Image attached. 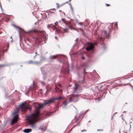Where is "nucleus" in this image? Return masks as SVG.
<instances>
[{
	"mask_svg": "<svg viewBox=\"0 0 133 133\" xmlns=\"http://www.w3.org/2000/svg\"><path fill=\"white\" fill-rule=\"evenodd\" d=\"M127 104V103H125V104Z\"/></svg>",
	"mask_w": 133,
	"mask_h": 133,
	"instance_id": "nucleus-60",
	"label": "nucleus"
},
{
	"mask_svg": "<svg viewBox=\"0 0 133 133\" xmlns=\"http://www.w3.org/2000/svg\"><path fill=\"white\" fill-rule=\"evenodd\" d=\"M7 47L8 48V46H7Z\"/></svg>",
	"mask_w": 133,
	"mask_h": 133,
	"instance_id": "nucleus-64",
	"label": "nucleus"
},
{
	"mask_svg": "<svg viewBox=\"0 0 133 133\" xmlns=\"http://www.w3.org/2000/svg\"><path fill=\"white\" fill-rule=\"evenodd\" d=\"M20 66H22V65H20Z\"/></svg>",
	"mask_w": 133,
	"mask_h": 133,
	"instance_id": "nucleus-62",
	"label": "nucleus"
},
{
	"mask_svg": "<svg viewBox=\"0 0 133 133\" xmlns=\"http://www.w3.org/2000/svg\"><path fill=\"white\" fill-rule=\"evenodd\" d=\"M75 20H76V21L77 23H78V24H79L80 25H81V26H82V24H81V23H79L78 21V20H77V19H76Z\"/></svg>",
	"mask_w": 133,
	"mask_h": 133,
	"instance_id": "nucleus-21",
	"label": "nucleus"
},
{
	"mask_svg": "<svg viewBox=\"0 0 133 133\" xmlns=\"http://www.w3.org/2000/svg\"><path fill=\"white\" fill-rule=\"evenodd\" d=\"M36 56V55L33 57L34 59L35 58Z\"/></svg>",
	"mask_w": 133,
	"mask_h": 133,
	"instance_id": "nucleus-40",
	"label": "nucleus"
},
{
	"mask_svg": "<svg viewBox=\"0 0 133 133\" xmlns=\"http://www.w3.org/2000/svg\"><path fill=\"white\" fill-rule=\"evenodd\" d=\"M117 22H116L115 24V26H117Z\"/></svg>",
	"mask_w": 133,
	"mask_h": 133,
	"instance_id": "nucleus-31",
	"label": "nucleus"
},
{
	"mask_svg": "<svg viewBox=\"0 0 133 133\" xmlns=\"http://www.w3.org/2000/svg\"><path fill=\"white\" fill-rule=\"evenodd\" d=\"M97 131H102V130L101 129H98L97 130Z\"/></svg>",
	"mask_w": 133,
	"mask_h": 133,
	"instance_id": "nucleus-38",
	"label": "nucleus"
},
{
	"mask_svg": "<svg viewBox=\"0 0 133 133\" xmlns=\"http://www.w3.org/2000/svg\"><path fill=\"white\" fill-rule=\"evenodd\" d=\"M130 127H131V125H130Z\"/></svg>",
	"mask_w": 133,
	"mask_h": 133,
	"instance_id": "nucleus-61",
	"label": "nucleus"
},
{
	"mask_svg": "<svg viewBox=\"0 0 133 133\" xmlns=\"http://www.w3.org/2000/svg\"><path fill=\"white\" fill-rule=\"evenodd\" d=\"M71 0H69V1H67V2L64 3L63 5L65 4L66 3H67L69 2H70L71 1Z\"/></svg>",
	"mask_w": 133,
	"mask_h": 133,
	"instance_id": "nucleus-30",
	"label": "nucleus"
},
{
	"mask_svg": "<svg viewBox=\"0 0 133 133\" xmlns=\"http://www.w3.org/2000/svg\"><path fill=\"white\" fill-rule=\"evenodd\" d=\"M117 112H115V113H114V114L113 115V116L115 114H117ZM113 118V116H112V118Z\"/></svg>",
	"mask_w": 133,
	"mask_h": 133,
	"instance_id": "nucleus-48",
	"label": "nucleus"
},
{
	"mask_svg": "<svg viewBox=\"0 0 133 133\" xmlns=\"http://www.w3.org/2000/svg\"><path fill=\"white\" fill-rule=\"evenodd\" d=\"M126 112V111H124L123 112V113H125V112Z\"/></svg>",
	"mask_w": 133,
	"mask_h": 133,
	"instance_id": "nucleus-54",
	"label": "nucleus"
},
{
	"mask_svg": "<svg viewBox=\"0 0 133 133\" xmlns=\"http://www.w3.org/2000/svg\"><path fill=\"white\" fill-rule=\"evenodd\" d=\"M86 73V71H85V70L84 69V74H85Z\"/></svg>",
	"mask_w": 133,
	"mask_h": 133,
	"instance_id": "nucleus-37",
	"label": "nucleus"
},
{
	"mask_svg": "<svg viewBox=\"0 0 133 133\" xmlns=\"http://www.w3.org/2000/svg\"><path fill=\"white\" fill-rule=\"evenodd\" d=\"M41 63V61H40L39 62L34 61L33 64H35L36 65H39Z\"/></svg>",
	"mask_w": 133,
	"mask_h": 133,
	"instance_id": "nucleus-14",
	"label": "nucleus"
},
{
	"mask_svg": "<svg viewBox=\"0 0 133 133\" xmlns=\"http://www.w3.org/2000/svg\"><path fill=\"white\" fill-rule=\"evenodd\" d=\"M86 131V130L85 129H83V130H82L81 131L82 132H85V131Z\"/></svg>",
	"mask_w": 133,
	"mask_h": 133,
	"instance_id": "nucleus-32",
	"label": "nucleus"
},
{
	"mask_svg": "<svg viewBox=\"0 0 133 133\" xmlns=\"http://www.w3.org/2000/svg\"><path fill=\"white\" fill-rule=\"evenodd\" d=\"M57 8H59V6H57Z\"/></svg>",
	"mask_w": 133,
	"mask_h": 133,
	"instance_id": "nucleus-55",
	"label": "nucleus"
},
{
	"mask_svg": "<svg viewBox=\"0 0 133 133\" xmlns=\"http://www.w3.org/2000/svg\"><path fill=\"white\" fill-rule=\"evenodd\" d=\"M50 28L52 29L53 30H56V32L57 33H59L60 32V30L57 29L56 26L54 25H52V24L48 25V29H49Z\"/></svg>",
	"mask_w": 133,
	"mask_h": 133,
	"instance_id": "nucleus-10",
	"label": "nucleus"
},
{
	"mask_svg": "<svg viewBox=\"0 0 133 133\" xmlns=\"http://www.w3.org/2000/svg\"><path fill=\"white\" fill-rule=\"evenodd\" d=\"M41 34H39L37 37L32 36V38L35 42L38 43H40L41 41L43 40L44 41L45 43H46V41L47 40V37L45 35V32L44 31H39Z\"/></svg>",
	"mask_w": 133,
	"mask_h": 133,
	"instance_id": "nucleus-2",
	"label": "nucleus"
},
{
	"mask_svg": "<svg viewBox=\"0 0 133 133\" xmlns=\"http://www.w3.org/2000/svg\"><path fill=\"white\" fill-rule=\"evenodd\" d=\"M63 31L64 32H67V30H68V28H66V29H63Z\"/></svg>",
	"mask_w": 133,
	"mask_h": 133,
	"instance_id": "nucleus-22",
	"label": "nucleus"
},
{
	"mask_svg": "<svg viewBox=\"0 0 133 133\" xmlns=\"http://www.w3.org/2000/svg\"><path fill=\"white\" fill-rule=\"evenodd\" d=\"M6 51H2V55H3V54H4V53L5 52H6Z\"/></svg>",
	"mask_w": 133,
	"mask_h": 133,
	"instance_id": "nucleus-27",
	"label": "nucleus"
},
{
	"mask_svg": "<svg viewBox=\"0 0 133 133\" xmlns=\"http://www.w3.org/2000/svg\"><path fill=\"white\" fill-rule=\"evenodd\" d=\"M70 8H71V9L72 12L73 13H74V11H73V7H72V5H71Z\"/></svg>",
	"mask_w": 133,
	"mask_h": 133,
	"instance_id": "nucleus-25",
	"label": "nucleus"
},
{
	"mask_svg": "<svg viewBox=\"0 0 133 133\" xmlns=\"http://www.w3.org/2000/svg\"><path fill=\"white\" fill-rule=\"evenodd\" d=\"M26 119L28 121L31 127L33 129L36 128V123L39 120L38 115L35 113L28 115L26 117Z\"/></svg>",
	"mask_w": 133,
	"mask_h": 133,
	"instance_id": "nucleus-1",
	"label": "nucleus"
},
{
	"mask_svg": "<svg viewBox=\"0 0 133 133\" xmlns=\"http://www.w3.org/2000/svg\"><path fill=\"white\" fill-rule=\"evenodd\" d=\"M32 89H33L32 88V87H30L29 88V90L26 91V94H28V93L29 92V91L30 90H32Z\"/></svg>",
	"mask_w": 133,
	"mask_h": 133,
	"instance_id": "nucleus-16",
	"label": "nucleus"
},
{
	"mask_svg": "<svg viewBox=\"0 0 133 133\" xmlns=\"http://www.w3.org/2000/svg\"><path fill=\"white\" fill-rule=\"evenodd\" d=\"M84 80H83V81L81 82H84Z\"/></svg>",
	"mask_w": 133,
	"mask_h": 133,
	"instance_id": "nucleus-53",
	"label": "nucleus"
},
{
	"mask_svg": "<svg viewBox=\"0 0 133 133\" xmlns=\"http://www.w3.org/2000/svg\"><path fill=\"white\" fill-rule=\"evenodd\" d=\"M69 71H68V73H69Z\"/></svg>",
	"mask_w": 133,
	"mask_h": 133,
	"instance_id": "nucleus-57",
	"label": "nucleus"
},
{
	"mask_svg": "<svg viewBox=\"0 0 133 133\" xmlns=\"http://www.w3.org/2000/svg\"><path fill=\"white\" fill-rule=\"evenodd\" d=\"M39 129L44 131L45 130L46 128L44 126H41L39 128Z\"/></svg>",
	"mask_w": 133,
	"mask_h": 133,
	"instance_id": "nucleus-15",
	"label": "nucleus"
},
{
	"mask_svg": "<svg viewBox=\"0 0 133 133\" xmlns=\"http://www.w3.org/2000/svg\"><path fill=\"white\" fill-rule=\"evenodd\" d=\"M1 55L0 54V61H1Z\"/></svg>",
	"mask_w": 133,
	"mask_h": 133,
	"instance_id": "nucleus-45",
	"label": "nucleus"
},
{
	"mask_svg": "<svg viewBox=\"0 0 133 133\" xmlns=\"http://www.w3.org/2000/svg\"><path fill=\"white\" fill-rule=\"evenodd\" d=\"M102 35L100 37V36H98L97 39V40L98 42H101V43H102V47L103 48L105 49L106 46L105 44H104V39L106 37L109 38V34L105 30H104L102 31Z\"/></svg>",
	"mask_w": 133,
	"mask_h": 133,
	"instance_id": "nucleus-4",
	"label": "nucleus"
},
{
	"mask_svg": "<svg viewBox=\"0 0 133 133\" xmlns=\"http://www.w3.org/2000/svg\"><path fill=\"white\" fill-rule=\"evenodd\" d=\"M59 92H60V93H62V90H59Z\"/></svg>",
	"mask_w": 133,
	"mask_h": 133,
	"instance_id": "nucleus-35",
	"label": "nucleus"
},
{
	"mask_svg": "<svg viewBox=\"0 0 133 133\" xmlns=\"http://www.w3.org/2000/svg\"><path fill=\"white\" fill-rule=\"evenodd\" d=\"M75 87L74 88L75 90H76L77 88V87H78V85L77 84L75 83Z\"/></svg>",
	"mask_w": 133,
	"mask_h": 133,
	"instance_id": "nucleus-20",
	"label": "nucleus"
},
{
	"mask_svg": "<svg viewBox=\"0 0 133 133\" xmlns=\"http://www.w3.org/2000/svg\"><path fill=\"white\" fill-rule=\"evenodd\" d=\"M106 5L107 6H109L110 5V4H106Z\"/></svg>",
	"mask_w": 133,
	"mask_h": 133,
	"instance_id": "nucleus-36",
	"label": "nucleus"
},
{
	"mask_svg": "<svg viewBox=\"0 0 133 133\" xmlns=\"http://www.w3.org/2000/svg\"><path fill=\"white\" fill-rule=\"evenodd\" d=\"M69 5H70V7H71V5H71V4L70 3L69 4Z\"/></svg>",
	"mask_w": 133,
	"mask_h": 133,
	"instance_id": "nucleus-52",
	"label": "nucleus"
},
{
	"mask_svg": "<svg viewBox=\"0 0 133 133\" xmlns=\"http://www.w3.org/2000/svg\"><path fill=\"white\" fill-rule=\"evenodd\" d=\"M82 59H85V58H84V57H82Z\"/></svg>",
	"mask_w": 133,
	"mask_h": 133,
	"instance_id": "nucleus-46",
	"label": "nucleus"
},
{
	"mask_svg": "<svg viewBox=\"0 0 133 133\" xmlns=\"http://www.w3.org/2000/svg\"><path fill=\"white\" fill-rule=\"evenodd\" d=\"M97 41L94 42V44L92 43H89L87 45V46L86 48V50L87 51L91 50L92 52H93L94 51V45H97L98 44Z\"/></svg>",
	"mask_w": 133,
	"mask_h": 133,
	"instance_id": "nucleus-7",
	"label": "nucleus"
},
{
	"mask_svg": "<svg viewBox=\"0 0 133 133\" xmlns=\"http://www.w3.org/2000/svg\"><path fill=\"white\" fill-rule=\"evenodd\" d=\"M44 79H45V78H44Z\"/></svg>",
	"mask_w": 133,
	"mask_h": 133,
	"instance_id": "nucleus-63",
	"label": "nucleus"
},
{
	"mask_svg": "<svg viewBox=\"0 0 133 133\" xmlns=\"http://www.w3.org/2000/svg\"><path fill=\"white\" fill-rule=\"evenodd\" d=\"M79 122V121H78V119H77V120L76 121V122Z\"/></svg>",
	"mask_w": 133,
	"mask_h": 133,
	"instance_id": "nucleus-49",
	"label": "nucleus"
},
{
	"mask_svg": "<svg viewBox=\"0 0 133 133\" xmlns=\"http://www.w3.org/2000/svg\"><path fill=\"white\" fill-rule=\"evenodd\" d=\"M56 111V110H55L54 111L48 112L46 113V115L47 116H52L53 115V114Z\"/></svg>",
	"mask_w": 133,
	"mask_h": 133,
	"instance_id": "nucleus-13",
	"label": "nucleus"
},
{
	"mask_svg": "<svg viewBox=\"0 0 133 133\" xmlns=\"http://www.w3.org/2000/svg\"><path fill=\"white\" fill-rule=\"evenodd\" d=\"M18 108L21 109L23 111H26V109H28L30 110L31 109V107L29 105H27L23 102L19 105Z\"/></svg>",
	"mask_w": 133,
	"mask_h": 133,
	"instance_id": "nucleus-6",
	"label": "nucleus"
},
{
	"mask_svg": "<svg viewBox=\"0 0 133 133\" xmlns=\"http://www.w3.org/2000/svg\"><path fill=\"white\" fill-rule=\"evenodd\" d=\"M0 7H1V9H2V6H1V4H0Z\"/></svg>",
	"mask_w": 133,
	"mask_h": 133,
	"instance_id": "nucleus-47",
	"label": "nucleus"
},
{
	"mask_svg": "<svg viewBox=\"0 0 133 133\" xmlns=\"http://www.w3.org/2000/svg\"><path fill=\"white\" fill-rule=\"evenodd\" d=\"M79 97L80 96L78 94H72L69 98V101L70 102L73 101L75 103L77 102L79 100Z\"/></svg>",
	"mask_w": 133,
	"mask_h": 133,
	"instance_id": "nucleus-8",
	"label": "nucleus"
},
{
	"mask_svg": "<svg viewBox=\"0 0 133 133\" xmlns=\"http://www.w3.org/2000/svg\"><path fill=\"white\" fill-rule=\"evenodd\" d=\"M55 10V8L51 9H50V10H52V11H53V10Z\"/></svg>",
	"mask_w": 133,
	"mask_h": 133,
	"instance_id": "nucleus-34",
	"label": "nucleus"
},
{
	"mask_svg": "<svg viewBox=\"0 0 133 133\" xmlns=\"http://www.w3.org/2000/svg\"><path fill=\"white\" fill-rule=\"evenodd\" d=\"M56 4L57 5V6H59V4L58 3H56Z\"/></svg>",
	"mask_w": 133,
	"mask_h": 133,
	"instance_id": "nucleus-50",
	"label": "nucleus"
},
{
	"mask_svg": "<svg viewBox=\"0 0 133 133\" xmlns=\"http://www.w3.org/2000/svg\"><path fill=\"white\" fill-rule=\"evenodd\" d=\"M35 54L36 55H39V54H37V52H36Z\"/></svg>",
	"mask_w": 133,
	"mask_h": 133,
	"instance_id": "nucleus-39",
	"label": "nucleus"
},
{
	"mask_svg": "<svg viewBox=\"0 0 133 133\" xmlns=\"http://www.w3.org/2000/svg\"><path fill=\"white\" fill-rule=\"evenodd\" d=\"M57 38V37L56 36L55 37V38L56 39V38Z\"/></svg>",
	"mask_w": 133,
	"mask_h": 133,
	"instance_id": "nucleus-51",
	"label": "nucleus"
},
{
	"mask_svg": "<svg viewBox=\"0 0 133 133\" xmlns=\"http://www.w3.org/2000/svg\"><path fill=\"white\" fill-rule=\"evenodd\" d=\"M19 37H21V35H20V34L19 33Z\"/></svg>",
	"mask_w": 133,
	"mask_h": 133,
	"instance_id": "nucleus-56",
	"label": "nucleus"
},
{
	"mask_svg": "<svg viewBox=\"0 0 133 133\" xmlns=\"http://www.w3.org/2000/svg\"><path fill=\"white\" fill-rule=\"evenodd\" d=\"M61 72H62V73H64L65 72V70H63V69H62L61 70Z\"/></svg>",
	"mask_w": 133,
	"mask_h": 133,
	"instance_id": "nucleus-28",
	"label": "nucleus"
},
{
	"mask_svg": "<svg viewBox=\"0 0 133 133\" xmlns=\"http://www.w3.org/2000/svg\"><path fill=\"white\" fill-rule=\"evenodd\" d=\"M49 13H54V12H51V11H49Z\"/></svg>",
	"mask_w": 133,
	"mask_h": 133,
	"instance_id": "nucleus-41",
	"label": "nucleus"
},
{
	"mask_svg": "<svg viewBox=\"0 0 133 133\" xmlns=\"http://www.w3.org/2000/svg\"><path fill=\"white\" fill-rule=\"evenodd\" d=\"M0 54L1 55H2V50H0Z\"/></svg>",
	"mask_w": 133,
	"mask_h": 133,
	"instance_id": "nucleus-33",
	"label": "nucleus"
},
{
	"mask_svg": "<svg viewBox=\"0 0 133 133\" xmlns=\"http://www.w3.org/2000/svg\"><path fill=\"white\" fill-rule=\"evenodd\" d=\"M32 131V129H26L23 131L25 133H29Z\"/></svg>",
	"mask_w": 133,
	"mask_h": 133,
	"instance_id": "nucleus-12",
	"label": "nucleus"
},
{
	"mask_svg": "<svg viewBox=\"0 0 133 133\" xmlns=\"http://www.w3.org/2000/svg\"><path fill=\"white\" fill-rule=\"evenodd\" d=\"M58 23V22H56L55 23V24H57Z\"/></svg>",
	"mask_w": 133,
	"mask_h": 133,
	"instance_id": "nucleus-42",
	"label": "nucleus"
},
{
	"mask_svg": "<svg viewBox=\"0 0 133 133\" xmlns=\"http://www.w3.org/2000/svg\"><path fill=\"white\" fill-rule=\"evenodd\" d=\"M58 85H59L60 87H61V84H58Z\"/></svg>",
	"mask_w": 133,
	"mask_h": 133,
	"instance_id": "nucleus-44",
	"label": "nucleus"
},
{
	"mask_svg": "<svg viewBox=\"0 0 133 133\" xmlns=\"http://www.w3.org/2000/svg\"><path fill=\"white\" fill-rule=\"evenodd\" d=\"M7 65V64H3L1 65V66H6Z\"/></svg>",
	"mask_w": 133,
	"mask_h": 133,
	"instance_id": "nucleus-29",
	"label": "nucleus"
},
{
	"mask_svg": "<svg viewBox=\"0 0 133 133\" xmlns=\"http://www.w3.org/2000/svg\"><path fill=\"white\" fill-rule=\"evenodd\" d=\"M88 110H87L84 113H82V114L79 116V118H80L81 116H82L84 114H86L88 111Z\"/></svg>",
	"mask_w": 133,
	"mask_h": 133,
	"instance_id": "nucleus-18",
	"label": "nucleus"
},
{
	"mask_svg": "<svg viewBox=\"0 0 133 133\" xmlns=\"http://www.w3.org/2000/svg\"><path fill=\"white\" fill-rule=\"evenodd\" d=\"M19 113V110H17L14 111V113L12 114L13 117L11 121V125H13L14 124L17 123L18 120Z\"/></svg>",
	"mask_w": 133,
	"mask_h": 133,
	"instance_id": "nucleus-5",
	"label": "nucleus"
},
{
	"mask_svg": "<svg viewBox=\"0 0 133 133\" xmlns=\"http://www.w3.org/2000/svg\"><path fill=\"white\" fill-rule=\"evenodd\" d=\"M45 59L44 57H41V61H41V62H42V61H44Z\"/></svg>",
	"mask_w": 133,
	"mask_h": 133,
	"instance_id": "nucleus-19",
	"label": "nucleus"
},
{
	"mask_svg": "<svg viewBox=\"0 0 133 133\" xmlns=\"http://www.w3.org/2000/svg\"><path fill=\"white\" fill-rule=\"evenodd\" d=\"M40 82L41 83V85L42 86H44L45 85V84L44 82H43L42 81H40Z\"/></svg>",
	"mask_w": 133,
	"mask_h": 133,
	"instance_id": "nucleus-23",
	"label": "nucleus"
},
{
	"mask_svg": "<svg viewBox=\"0 0 133 133\" xmlns=\"http://www.w3.org/2000/svg\"><path fill=\"white\" fill-rule=\"evenodd\" d=\"M24 41H25V42L26 41L25 40V39H24Z\"/></svg>",
	"mask_w": 133,
	"mask_h": 133,
	"instance_id": "nucleus-58",
	"label": "nucleus"
},
{
	"mask_svg": "<svg viewBox=\"0 0 133 133\" xmlns=\"http://www.w3.org/2000/svg\"><path fill=\"white\" fill-rule=\"evenodd\" d=\"M58 22L61 24H62L63 23H64L65 24L67 25L69 27V29H74L75 30H76V28H73L72 27V26L71 25H69V23H67L66 21L64 19L62 18L61 20L58 21Z\"/></svg>",
	"mask_w": 133,
	"mask_h": 133,
	"instance_id": "nucleus-9",
	"label": "nucleus"
},
{
	"mask_svg": "<svg viewBox=\"0 0 133 133\" xmlns=\"http://www.w3.org/2000/svg\"><path fill=\"white\" fill-rule=\"evenodd\" d=\"M10 38H11V39H12V40H11V42H12V36H11V37H10Z\"/></svg>",
	"mask_w": 133,
	"mask_h": 133,
	"instance_id": "nucleus-43",
	"label": "nucleus"
},
{
	"mask_svg": "<svg viewBox=\"0 0 133 133\" xmlns=\"http://www.w3.org/2000/svg\"><path fill=\"white\" fill-rule=\"evenodd\" d=\"M34 61L32 60H30L29 61L27 62V63L29 64H33Z\"/></svg>",
	"mask_w": 133,
	"mask_h": 133,
	"instance_id": "nucleus-17",
	"label": "nucleus"
},
{
	"mask_svg": "<svg viewBox=\"0 0 133 133\" xmlns=\"http://www.w3.org/2000/svg\"><path fill=\"white\" fill-rule=\"evenodd\" d=\"M62 98L61 97H59L55 98H52L49 100L46 101L44 103H43L41 105H40L38 103H35L34 105L35 106L36 108L39 110L42 107L45 106L46 105L49 104L53 102L55 100L61 99Z\"/></svg>",
	"mask_w": 133,
	"mask_h": 133,
	"instance_id": "nucleus-3",
	"label": "nucleus"
},
{
	"mask_svg": "<svg viewBox=\"0 0 133 133\" xmlns=\"http://www.w3.org/2000/svg\"><path fill=\"white\" fill-rule=\"evenodd\" d=\"M63 104H64V106L66 105L67 104L66 102L65 101L63 103Z\"/></svg>",
	"mask_w": 133,
	"mask_h": 133,
	"instance_id": "nucleus-26",
	"label": "nucleus"
},
{
	"mask_svg": "<svg viewBox=\"0 0 133 133\" xmlns=\"http://www.w3.org/2000/svg\"><path fill=\"white\" fill-rule=\"evenodd\" d=\"M76 116H75V118H76Z\"/></svg>",
	"mask_w": 133,
	"mask_h": 133,
	"instance_id": "nucleus-59",
	"label": "nucleus"
},
{
	"mask_svg": "<svg viewBox=\"0 0 133 133\" xmlns=\"http://www.w3.org/2000/svg\"><path fill=\"white\" fill-rule=\"evenodd\" d=\"M62 56H63L62 55H57L56 56L51 55L49 58V59L50 60L49 61L52 62L54 59H55L56 58L61 57Z\"/></svg>",
	"mask_w": 133,
	"mask_h": 133,
	"instance_id": "nucleus-11",
	"label": "nucleus"
},
{
	"mask_svg": "<svg viewBox=\"0 0 133 133\" xmlns=\"http://www.w3.org/2000/svg\"><path fill=\"white\" fill-rule=\"evenodd\" d=\"M13 26H14L17 28L19 29L20 30H21L22 29H21L20 27H19L17 26H16V25H14V24L13 25Z\"/></svg>",
	"mask_w": 133,
	"mask_h": 133,
	"instance_id": "nucleus-24",
	"label": "nucleus"
}]
</instances>
